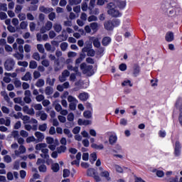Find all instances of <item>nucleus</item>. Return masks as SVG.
Masks as SVG:
<instances>
[{
  "instance_id": "25",
  "label": "nucleus",
  "mask_w": 182,
  "mask_h": 182,
  "mask_svg": "<svg viewBox=\"0 0 182 182\" xmlns=\"http://www.w3.org/2000/svg\"><path fill=\"white\" fill-rule=\"evenodd\" d=\"M36 86L37 87H43L45 86V80L40 78L36 82Z\"/></svg>"
},
{
  "instance_id": "18",
  "label": "nucleus",
  "mask_w": 182,
  "mask_h": 182,
  "mask_svg": "<svg viewBox=\"0 0 182 182\" xmlns=\"http://www.w3.org/2000/svg\"><path fill=\"white\" fill-rule=\"evenodd\" d=\"M39 10L41 11V12H43L44 14H50V12L53 11V9L52 8H46L45 6H41L39 8Z\"/></svg>"
},
{
  "instance_id": "36",
  "label": "nucleus",
  "mask_w": 182,
  "mask_h": 182,
  "mask_svg": "<svg viewBox=\"0 0 182 182\" xmlns=\"http://www.w3.org/2000/svg\"><path fill=\"white\" fill-rule=\"evenodd\" d=\"M63 133H64V134L68 136V137L69 139H72L73 137V134H72V132H70V129H64Z\"/></svg>"
},
{
  "instance_id": "64",
  "label": "nucleus",
  "mask_w": 182,
  "mask_h": 182,
  "mask_svg": "<svg viewBox=\"0 0 182 182\" xmlns=\"http://www.w3.org/2000/svg\"><path fill=\"white\" fill-rule=\"evenodd\" d=\"M20 136H21V137H28L29 136V133L25 130H21L20 132Z\"/></svg>"
},
{
  "instance_id": "22",
  "label": "nucleus",
  "mask_w": 182,
  "mask_h": 182,
  "mask_svg": "<svg viewBox=\"0 0 182 182\" xmlns=\"http://www.w3.org/2000/svg\"><path fill=\"white\" fill-rule=\"evenodd\" d=\"M68 35L66 33V31L63 30L60 35L58 36V38H62L61 41H68Z\"/></svg>"
},
{
  "instance_id": "47",
  "label": "nucleus",
  "mask_w": 182,
  "mask_h": 182,
  "mask_svg": "<svg viewBox=\"0 0 182 182\" xmlns=\"http://www.w3.org/2000/svg\"><path fill=\"white\" fill-rule=\"evenodd\" d=\"M107 8L108 11H112L113 9H116V5L114 4V3L111 2L107 4Z\"/></svg>"
},
{
  "instance_id": "16",
  "label": "nucleus",
  "mask_w": 182,
  "mask_h": 182,
  "mask_svg": "<svg viewBox=\"0 0 182 182\" xmlns=\"http://www.w3.org/2000/svg\"><path fill=\"white\" fill-rule=\"evenodd\" d=\"M21 80L28 82V80H32V74L31 72H26V74L21 77Z\"/></svg>"
},
{
  "instance_id": "50",
  "label": "nucleus",
  "mask_w": 182,
  "mask_h": 182,
  "mask_svg": "<svg viewBox=\"0 0 182 182\" xmlns=\"http://www.w3.org/2000/svg\"><path fill=\"white\" fill-rule=\"evenodd\" d=\"M68 44L66 42L62 43L60 46V48L63 52H65L68 49Z\"/></svg>"
},
{
  "instance_id": "62",
  "label": "nucleus",
  "mask_w": 182,
  "mask_h": 182,
  "mask_svg": "<svg viewBox=\"0 0 182 182\" xmlns=\"http://www.w3.org/2000/svg\"><path fill=\"white\" fill-rule=\"evenodd\" d=\"M112 21L114 28V26H119V25H120V20L117 18L113 19Z\"/></svg>"
},
{
  "instance_id": "51",
  "label": "nucleus",
  "mask_w": 182,
  "mask_h": 182,
  "mask_svg": "<svg viewBox=\"0 0 182 182\" xmlns=\"http://www.w3.org/2000/svg\"><path fill=\"white\" fill-rule=\"evenodd\" d=\"M37 49H38V52H40V53H45V48H43V45L38 44Z\"/></svg>"
},
{
  "instance_id": "56",
  "label": "nucleus",
  "mask_w": 182,
  "mask_h": 182,
  "mask_svg": "<svg viewBox=\"0 0 182 182\" xmlns=\"http://www.w3.org/2000/svg\"><path fill=\"white\" fill-rule=\"evenodd\" d=\"M38 170L41 173H46V165L42 164L38 167Z\"/></svg>"
},
{
  "instance_id": "41",
  "label": "nucleus",
  "mask_w": 182,
  "mask_h": 182,
  "mask_svg": "<svg viewBox=\"0 0 182 182\" xmlns=\"http://www.w3.org/2000/svg\"><path fill=\"white\" fill-rule=\"evenodd\" d=\"M83 116L85 119H92V112L90 110L85 111L83 112Z\"/></svg>"
},
{
  "instance_id": "21",
  "label": "nucleus",
  "mask_w": 182,
  "mask_h": 182,
  "mask_svg": "<svg viewBox=\"0 0 182 182\" xmlns=\"http://www.w3.org/2000/svg\"><path fill=\"white\" fill-rule=\"evenodd\" d=\"M90 26V28L92 29V31H93V32H97V31H99V24L97 23H91Z\"/></svg>"
},
{
  "instance_id": "49",
  "label": "nucleus",
  "mask_w": 182,
  "mask_h": 182,
  "mask_svg": "<svg viewBox=\"0 0 182 182\" xmlns=\"http://www.w3.org/2000/svg\"><path fill=\"white\" fill-rule=\"evenodd\" d=\"M122 86H130V87H132L133 84H132V81H130V80H126L122 83Z\"/></svg>"
},
{
  "instance_id": "60",
  "label": "nucleus",
  "mask_w": 182,
  "mask_h": 182,
  "mask_svg": "<svg viewBox=\"0 0 182 182\" xmlns=\"http://www.w3.org/2000/svg\"><path fill=\"white\" fill-rule=\"evenodd\" d=\"M20 28H21V29H26V28H28V22L22 21L20 23Z\"/></svg>"
},
{
  "instance_id": "55",
  "label": "nucleus",
  "mask_w": 182,
  "mask_h": 182,
  "mask_svg": "<svg viewBox=\"0 0 182 182\" xmlns=\"http://www.w3.org/2000/svg\"><path fill=\"white\" fill-rule=\"evenodd\" d=\"M46 140L48 144H53L55 143V139L50 136H47Z\"/></svg>"
},
{
  "instance_id": "26",
  "label": "nucleus",
  "mask_w": 182,
  "mask_h": 182,
  "mask_svg": "<svg viewBox=\"0 0 182 182\" xmlns=\"http://www.w3.org/2000/svg\"><path fill=\"white\" fill-rule=\"evenodd\" d=\"M45 93L47 96H50V95L53 94V87L50 86H48L46 87Z\"/></svg>"
},
{
  "instance_id": "3",
  "label": "nucleus",
  "mask_w": 182,
  "mask_h": 182,
  "mask_svg": "<svg viewBox=\"0 0 182 182\" xmlns=\"http://www.w3.org/2000/svg\"><path fill=\"white\" fill-rule=\"evenodd\" d=\"M15 65L16 63L14 58H7L4 64V69L5 70H7V72H11V70H14Z\"/></svg>"
},
{
  "instance_id": "57",
  "label": "nucleus",
  "mask_w": 182,
  "mask_h": 182,
  "mask_svg": "<svg viewBox=\"0 0 182 182\" xmlns=\"http://www.w3.org/2000/svg\"><path fill=\"white\" fill-rule=\"evenodd\" d=\"M33 59L35 60H41V55H39V53H34L32 55Z\"/></svg>"
},
{
  "instance_id": "38",
  "label": "nucleus",
  "mask_w": 182,
  "mask_h": 182,
  "mask_svg": "<svg viewBox=\"0 0 182 182\" xmlns=\"http://www.w3.org/2000/svg\"><path fill=\"white\" fill-rule=\"evenodd\" d=\"M90 160L91 163H92V164H93V163H95V161H96V160H97V155L95 152L91 154L90 155Z\"/></svg>"
},
{
  "instance_id": "20",
  "label": "nucleus",
  "mask_w": 182,
  "mask_h": 182,
  "mask_svg": "<svg viewBox=\"0 0 182 182\" xmlns=\"http://www.w3.org/2000/svg\"><path fill=\"white\" fill-rule=\"evenodd\" d=\"M100 176L101 177H105V178H106V180H107V181H110V173H109V171H102L100 173Z\"/></svg>"
},
{
  "instance_id": "28",
  "label": "nucleus",
  "mask_w": 182,
  "mask_h": 182,
  "mask_svg": "<svg viewBox=\"0 0 182 182\" xmlns=\"http://www.w3.org/2000/svg\"><path fill=\"white\" fill-rule=\"evenodd\" d=\"M91 147L92 149H95V150H103L105 149L102 144H100V145H97V144H92Z\"/></svg>"
},
{
  "instance_id": "52",
  "label": "nucleus",
  "mask_w": 182,
  "mask_h": 182,
  "mask_svg": "<svg viewBox=\"0 0 182 182\" xmlns=\"http://www.w3.org/2000/svg\"><path fill=\"white\" fill-rule=\"evenodd\" d=\"M92 43L95 48H100V41H99V38H95Z\"/></svg>"
},
{
  "instance_id": "13",
  "label": "nucleus",
  "mask_w": 182,
  "mask_h": 182,
  "mask_svg": "<svg viewBox=\"0 0 182 182\" xmlns=\"http://www.w3.org/2000/svg\"><path fill=\"white\" fill-rule=\"evenodd\" d=\"M44 47L47 52H55L56 50V47L52 46L49 43H46Z\"/></svg>"
},
{
  "instance_id": "10",
  "label": "nucleus",
  "mask_w": 182,
  "mask_h": 182,
  "mask_svg": "<svg viewBox=\"0 0 182 182\" xmlns=\"http://www.w3.org/2000/svg\"><path fill=\"white\" fill-rule=\"evenodd\" d=\"M165 39L166 42H173L174 41V33L171 31L166 33Z\"/></svg>"
},
{
  "instance_id": "32",
  "label": "nucleus",
  "mask_w": 182,
  "mask_h": 182,
  "mask_svg": "<svg viewBox=\"0 0 182 182\" xmlns=\"http://www.w3.org/2000/svg\"><path fill=\"white\" fill-rule=\"evenodd\" d=\"M51 170H53L54 173H58V171H59L60 170L59 164L58 163L53 164L51 165Z\"/></svg>"
},
{
  "instance_id": "8",
  "label": "nucleus",
  "mask_w": 182,
  "mask_h": 182,
  "mask_svg": "<svg viewBox=\"0 0 182 182\" xmlns=\"http://www.w3.org/2000/svg\"><path fill=\"white\" fill-rule=\"evenodd\" d=\"M24 153H26V148L23 145H20L18 150L14 151L15 156H20V154H24Z\"/></svg>"
},
{
  "instance_id": "42",
  "label": "nucleus",
  "mask_w": 182,
  "mask_h": 182,
  "mask_svg": "<svg viewBox=\"0 0 182 182\" xmlns=\"http://www.w3.org/2000/svg\"><path fill=\"white\" fill-rule=\"evenodd\" d=\"M3 159L4 163H7V164H9V163H12V158L9 155L4 156Z\"/></svg>"
},
{
  "instance_id": "14",
  "label": "nucleus",
  "mask_w": 182,
  "mask_h": 182,
  "mask_svg": "<svg viewBox=\"0 0 182 182\" xmlns=\"http://www.w3.org/2000/svg\"><path fill=\"white\" fill-rule=\"evenodd\" d=\"M0 124H5L7 127L11 126V119L6 117V119L4 118H0Z\"/></svg>"
},
{
  "instance_id": "17",
  "label": "nucleus",
  "mask_w": 182,
  "mask_h": 182,
  "mask_svg": "<svg viewBox=\"0 0 182 182\" xmlns=\"http://www.w3.org/2000/svg\"><path fill=\"white\" fill-rule=\"evenodd\" d=\"M1 96H3L4 100H6V102H7V103L12 105L13 102H11V98H9V96L8 95V93H6V92L3 91L1 92Z\"/></svg>"
},
{
  "instance_id": "44",
  "label": "nucleus",
  "mask_w": 182,
  "mask_h": 182,
  "mask_svg": "<svg viewBox=\"0 0 182 182\" xmlns=\"http://www.w3.org/2000/svg\"><path fill=\"white\" fill-rule=\"evenodd\" d=\"M21 120H23V124H26V123H29V122H31V117L28 115H23Z\"/></svg>"
},
{
  "instance_id": "58",
  "label": "nucleus",
  "mask_w": 182,
  "mask_h": 182,
  "mask_svg": "<svg viewBox=\"0 0 182 182\" xmlns=\"http://www.w3.org/2000/svg\"><path fill=\"white\" fill-rule=\"evenodd\" d=\"M26 143H32L33 141H36V139L35 138V136H28L26 140Z\"/></svg>"
},
{
  "instance_id": "4",
  "label": "nucleus",
  "mask_w": 182,
  "mask_h": 182,
  "mask_svg": "<svg viewBox=\"0 0 182 182\" xmlns=\"http://www.w3.org/2000/svg\"><path fill=\"white\" fill-rule=\"evenodd\" d=\"M162 9L168 16H174L176 15V9L173 7H167L166 6H162Z\"/></svg>"
},
{
  "instance_id": "2",
  "label": "nucleus",
  "mask_w": 182,
  "mask_h": 182,
  "mask_svg": "<svg viewBox=\"0 0 182 182\" xmlns=\"http://www.w3.org/2000/svg\"><path fill=\"white\" fill-rule=\"evenodd\" d=\"M80 69L82 71L83 75H86V76H93L95 75L93 65H87L85 63H82L80 65Z\"/></svg>"
},
{
  "instance_id": "19",
  "label": "nucleus",
  "mask_w": 182,
  "mask_h": 182,
  "mask_svg": "<svg viewBox=\"0 0 182 182\" xmlns=\"http://www.w3.org/2000/svg\"><path fill=\"white\" fill-rule=\"evenodd\" d=\"M67 149H68V148L65 145H61L56 148L57 153L58 154H62V153H65Z\"/></svg>"
},
{
  "instance_id": "1",
  "label": "nucleus",
  "mask_w": 182,
  "mask_h": 182,
  "mask_svg": "<svg viewBox=\"0 0 182 182\" xmlns=\"http://www.w3.org/2000/svg\"><path fill=\"white\" fill-rule=\"evenodd\" d=\"M47 147L48 144L45 143H41L36 145V150L41 151L43 153L40 154L41 157L48 160V159H49V149H46Z\"/></svg>"
},
{
  "instance_id": "24",
  "label": "nucleus",
  "mask_w": 182,
  "mask_h": 182,
  "mask_svg": "<svg viewBox=\"0 0 182 182\" xmlns=\"http://www.w3.org/2000/svg\"><path fill=\"white\" fill-rule=\"evenodd\" d=\"M139 73H140V66L135 65L134 66L133 75L135 77H136V76H139Z\"/></svg>"
},
{
  "instance_id": "33",
  "label": "nucleus",
  "mask_w": 182,
  "mask_h": 182,
  "mask_svg": "<svg viewBox=\"0 0 182 182\" xmlns=\"http://www.w3.org/2000/svg\"><path fill=\"white\" fill-rule=\"evenodd\" d=\"M176 109H178V110H179V112H181V110H182V100L181 99L177 100V101L176 102Z\"/></svg>"
},
{
  "instance_id": "29",
  "label": "nucleus",
  "mask_w": 182,
  "mask_h": 182,
  "mask_svg": "<svg viewBox=\"0 0 182 182\" xmlns=\"http://www.w3.org/2000/svg\"><path fill=\"white\" fill-rule=\"evenodd\" d=\"M46 84L49 85L50 87L54 86L55 82H56V79H55V78L50 79V77H48L46 78Z\"/></svg>"
},
{
  "instance_id": "5",
  "label": "nucleus",
  "mask_w": 182,
  "mask_h": 182,
  "mask_svg": "<svg viewBox=\"0 0 182 182\" xmlns=\"http://www.w3.org/2000/svg\"><path fill=\"white\" fill-rule=\"evenodd\" d=\"M52 26H53V23H52V21H47L45 26L41 28V33H45L47 32V31H50L52 29Z\"/></svg>"
},
{
  "instance_id": "6",
  "label": "nucleus",
  "mask_w": 182,
  "mask_h": 182,
  "mask_svg": "<svg viewBox=\"0 0 182 182\" xmlns=\"http://www.w3.org/2000/svg\"><path fill=\"white\" fill-rule=\"evenodd\" d=\"M24 97H23V102L25 103H27V105H29L30 103L32 102V99L31 98V90H27L24 92Z\"/></svg>"
},
{
  "instance_id": "7",
  "label": "nucleus",
  "mask_w": 182,
  "mask_h": 182,
  "mask_svg": "<svg viewBox=\"0 0 182 182\" xmlns=\"http://www.w3.org/2000/svg\"><path fill=\"white\" fill-rule=\"evenodd\" d=\"M107 14L112 16V18H117L118 16H120V12L116 9H114L113 10H108Z\"/></svg>"
},
{
  "instance_id": "30",
  "label": "nucleus",
  "mask_w": 182,
  "mask_h": 182,
  "mask_svg": "<svg viewBox=\"0 0 182 182\" xmlns=\"http://www.w3.org/2000/svg\"><path fill=\"white\" fill-rule=\"evenodd\" d=\"M117 141V136L116 135H111L109 138V144H114Z\"/></svg>"
},
{
  "instance_id": "37",
  "label": "nucleus",
  "mask_w": 182,
  "mask_h": 182,
  "mask_svg": "<svg viewBox=\"0 0 182 182\" xmlns=\"http://www.w3.org/2000/svg\"><path fill=\"white\" fill-rule=\"evenodd\" d=\"M38 68V63L35 60H31L29 63V68L30 69H36Z\"/></svg>"
},
{
  "instance_id": "63",
  "label": "nucleus",
  "mask_w": 182,
  "mask_h": 182,
  "mask_svg": "<svg viewBox=\"0 0 182 182\" xmlns=\"http://www.w3.org/2000/svg\"><path fill=\"white\" fill-rule=\"evenodd\" d=\"M0 11H4L5 12L8 11V7L6 6V4H0Z\"/></svg>"
},
{
  "instance_id": "61",
  "label": "nucleus",
  "mask_w": 182,
  "mask_h": 182,
  "mask_svg": "<svg viewBox=\"0 0 182 182\" xmlns=\"http://www.w3.org/2000/svg\"><path fill=\"white\" fill-rule=\"evenodd\" d=\"M34 79H39L41 77V73L38 70H35L33 73Z\"/></svg>"
},
{
  "instance_id": "53",
  "label": "nucleus",
  "mask_w": 182,
  "mask_h": 182,
  "mask_svg": "<svg viewBox=\"0 0 182 182\" xmlns=\"http://www.w3.org/2000/svg\"><path fill=\"white\" fill-rule=\"evenodd\" d=\"M118 7L119 9H124L126 8V1H120L118 3Z\"/></svg>"
},
{
  "instance_id": "48",
  "label": "nucleus",
  "mask_w": 182,
  "mask_h": 182,
  "mask_svg": "<svg viewBox=\"0 0 182 182\" xmlns=\"http://www.w3.org/2000/svg\"><path fill=\"white\" fill-rule=\"evenodd\" d=\"M17 65L18 66H23V68H28V65H29V63H28L27 61H18L17 63Z\"/></svg>"
},
{
  "instance_id": "12",
  "label": "nucleus",
  "mask_w": 182,
  "mask_h": 182,
  "mask_svg": "<svg viewBox=\"0 0 182 182\" xmlns=\"http://www.w3.org/2000/svg\"><path fill=\"white\" fill-rule=\"evenodd\" d=\"M78 98L82 102H86L89 99V94L87 92H81L78 95Z\"/></svg>"
},
{
  "instance_id": "54",
  "label": "nucleus",
  "mask_w": 182,
  "mask_h": 182,
  "mask_svg": "<svg viewBox=\"0 0 182 182\" xmlns=\"http://www.w3.org/2000/svg\"><path fill=\"white\" fill-rule=\"evenodd\" d=\"M95 5H96V0H90L88 9H94Z\"/></svg>"
},
{
  "instance_id": "31",
  "label": "nucleus",
  "mask_w": 182,
  "mask_h": 182,
  "mask_svg": "<svg viewBox=\"0 0 182 182\" xmlns=\"http://www.w3.org/2000/svg\"><path fill=\"white\" fill-rule=\"evenodd\" d=\"M14 58H15L16 59H17V60H23V54L21 53H16L14 54H13Z\"/></svg>"
},
{
  "instance_id": "40",
  "label": "nucleus",
  "mask_w": 182,
  "mask_h": 182,
  "mask_svg": "<svg viewBox=\"0 0 182 182\" xmlns=\"http://www.w3.org/2000/svg\"><path fill=\"white\" fill-rule=\"evenodd\" d=\"M90 11V15H99L100 14V10L97 8L95 9H88Z\"/></svg>"
},
{
  "instance_id": "39",
  "label": "nucleus",
  "mask_w": 182,
  "mask_h": 182,
  "mask_svg": "<svg viewBox=\"0 0 182 182\" xmlns=\"http://www.w3.org/2000/svg\"><path fill=\"white\" fill-rule=\"evenodd\" d=\"M82 3V0H68V4L72 6L73 5H79V4Z\"/></svg>"
},
{
  "instance_id": "15",
  "label": "nucleus",
  "mask_w": 182,
  "mask_h": 182,
  "mask_svg": "<svg viewBox=\"0 0 182 182\" xmlns=\"http://www.w3.org/2000/svg\"><path fill=\"white\" fill-rule=\"evenodd\" d=\"M181 150V144L179 141H176L175 144V155L180 156V151Z\"/></svg>"
},
{
  "instance_id": "46",
  "label": "nucleus",
  "mask_w": 182,
  "mask_h": 182,
  "mask_svg": "<svg viewBox=\"0 0 182 182\" xmlns=\"http://www.w3.org/2000/svg\"><path fill=\"white\" fill-rule=\"evenodd\" d=\"M70 176V171L69 169H63V177L66 178V177H69Z\"/></svg>"
},
{
  "instance_id": "11",
  "label": "nucleus",
  "mask_w": 182,
  "mask_h": 182,
  "mask_svg": "<svg viewBox=\"0 0 182 182\" xmlns=\"http://www.w3.org/2000/svg\"><path fill=\"white\" fill-rule=\"evenodd\" d=\"M34 136L36 137L38 141H43L45 139V134L41 132H36Z\"/></svg>"
},
{
  "instance_id": "59",
  "label": "nucleus",
  "mask_w": 182,
  "mask_h": 182,
  "mask_svg": "<svg viewBox=\"0 0 182 182\" xmlns=\"http://www.w3.org/2000/svg\"><path fill=\"white\" fill-rule=\"evenodd\" d=\"M77 102H70L69 105V107L70 110H76V106Z\"/></svg>"
},
{
  "instance_id": "35",
  "label": "nucleus",
  "mask_w": 182,
  "mask_h": 182,
  "mask_svg": "<svg viewBox=\"0 0 182 182\" xmlns=\"http://www.w3.org/2000/svg\"><path fill=\"white\" fill-rule=\"evenodd\" d=\"M53 29L57 32V33H59L62 31V25L55 23L53 25Z\"/></svg>"
},
{
  "instance_id": "45",
  "label": "nucleus",
  "mask_w": 182,
  "mask_h": 182,
  "mask_svg": "<svg viewBox=\"0 0 182 182\" xmlns=\"http://www.w3.org/2000/svg\"><path fill=\"white\" fill-rule=\"evenodd\" d=\"M46 129H48V124H40L38 127L40 132H46Z\"/></svg>"
},
{
  "instance_id": "23",
  "label": "nucleus",
  "mask_w": 182,
  "mask_h": 182,
  "mask_svg": "<svg viewBox=\"0 0 182 182\" xmlns=\"http://www.w3.org/2000/svg\"><path fill=\"white\" fill-rule=\"evenodd\" d=\"M96 174V170L93 168H90L87 171V176L88 177H93Z\"/></svg>"
},
{
  "instance_id": "9",
  "label": "nucleus",
  "mask_w": 182,
  "mask_h": 182,
  "mask_svg": "<svg viewBox=\"0 0 182 182\" xmlns=\"http://www.w3.org/2000/svg\"><path fill=\"white\" fill-rule=\"evenodd\" d=\"M104 27L107 31H113V28H114L112 21H105L104 23Z\"/></svg>"
},
{
  "instance_id": "34",
  "label": "nucleus",
  "mask_w": 182,
  "mask_h": 182,
  "mask_svg": "<svg viewBox=\"0 0 182 182\" xmlns=\"http://www.w3.org/2000/svg\"><path fill=\"white\" fill-rule=\"evenodd\" d=\"M14 103H18V105H21V106H25V102L22 101V97H16L14 99Z\"/></svg>"
},
{
  "instance_id": "43",
  "label": "nucleus",
  "mask_w": 182,
  "mask_h": 182,
  "mask_svg": "<svg viewBox=\"0 0 182 182\" xmlns=\"http://www.w3.org/2000/svg\"><path fill=\"white\" fill-rule=\"evenodd\" d=\"M68 101L69 102V103H78L77 100H76V98H75L72 95H69L68 97Z\"/></svg>"
},
{
  "instance_id": "27",
  "label": "nucleus",
  "mask_w": 182,
  "mask_h": 182,
  "mask_svg": "<svg viewBox=\"0 0 182 182\" xmlns=\"http://www.w3.org/2000/svg\"><path fill=\"white\" fill-rule=\"evenodd\" d=\"M110 42H112V39L110 38V37H105L102 39V44L103 45V46H107V45H109Z\"/></svg>"
}]
</instances>
